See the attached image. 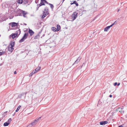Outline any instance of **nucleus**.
Wrapping results in <instances>:
<instances>
[{
	"mask_svg": "<svg viewBox=\"0 0 127 127\" xmlns=\"http://www.w3.org/2000/svg\"><path fill=\"white\" fill-rule=\"evenodd\" d=\"M76 2L75 1H74V2H73V3H72V4H73V3H75Z\"/></svg>",
	"mask_w": 127,
	"mask_h": 127,
	"instance_id": "nucleus-33",
	"label": "nucleus"
},
{
	"mask_svg": "<svg viewBox=\"0 0 127 127\" xmlns=\"http://www.w3.org/2000/svg\"><path fill=\"white\" fill-rule=\"evenodd\" d=\"M28 34V33H25L23 37L19 41V42L21 43L23 42L27 38Z\"/></svg>",
	"mask_w": 127,
	"mask_h": 127,
	"instance_id": "nucleus-4",
	"label": "nucleus"
},
{
	"mask_svg": "<svg viewBox=\"0 0 127 127\" xmlns=\"http://www.w3.org/2000/svg\"><path fill=\"white\" fill-rule=\"evenodd\" d=\"M118 127H123V126L122 125H121L119 126Z\"/></svg>",
	"mask_w": 127,
	"mask_h": 127,
	"instance_id": "nucleus-31",
	"label": "nucleus"
},
{
	"mask_svg": "<svg viewBox=\"0 0 127 127\" xmlns=\"http://www.w3.org/2000/svg\"><path fill=\"white\" fill-rule=\"evenodd\" d=\"M107 123H108V122L107 121H102L99 123L100 125H105V124H107Z\"/></svg>",
	"mask_w": 127,
	"mask_h": 127,
	"instance_id": "nucleus-11",
	"label": "nucleus"
},
{
	"mask_svg": "<svg viewBox=\"0 0 127 127\" xmlns=\"http://www.w3.org/2000/svg\"><path fill=\"white\" fill-rule=\"evenodd\" d=\"M40 36L39 35H37L35 36L34 38V39H39V38Z\"/></svg>",
	"mask_w": 127,
	"mask_h": 127,
	"instance_id": "nucleus-17",
	"label": "nucleus"
},
{
	"mask_svg": "<svg viewBox=\"0 0 127 127\" xmlns=\"http://www.w3.org/2000/svg\"><path fill=\"white\" fill-rule=\"evenodd\" d=\"M111 27V25L108 26L105 28L104 29V31L107 32L109 29Z\"/></svg>",
	"mask_w": 127,
	"mask_h": 127,
	"instance_id": "nucleus-12",
	"label": "nucleus"
},
{
	"mask_svg": "<svg viewBox=\"0 0 127 127\" xmlns=\"http://www.w3.org/2000/svg\"><path fill=\"white\" fill-rule=\"evenodd\" d=\"M117 23V21H116L114 23L112 24V27L114 25H116Z\"/></svg>",
	"mask_w": 127,
	"mask_h": 127,
	"instance_id": "nucleus-23",
	"label": "nucleus"
},
{
	"mask_svg": "<svg viewBox=\"0 0 127 127\" xmlns=\"http://www.w3.org/2000/svg\"><path fill=\"white\" fill-rule=\"evenodd\" d=\"M14 74H16L17 73L16 71H14Z\"/></svg>",
	"mask_w": 127,
	"mask_h": 127,
	"instance_id": "nucleus-32",
	"label": "nucleus"
},
{
	"mask_svg": "<svg viewBox=\"0 0 127 127\" xmlns=\"http://www.w3.org/2000/svg\"><path fill=\"white\" fill-rule=\"evenodd\" d=\"M108 123H110L111 121V119L110 118H109L107 119V121Z\"/></svg>",
	"mask_w": 127,
	"mask_h": 127,
	"instance_id": "nucleus-22",
	"label": "nucleus"
},
{
	"mask_svg": "<svg viewBox=\"0 0 127 127\" xmlns=\"http://www.w3.org/2000/svg\"><path fill=\"white\" fill-rule=\"evenodd\" d=\"M57 31H58L60 30V25H57Z\"/></svg>",
	"mask_w": 127,
	"mask_h": 127,
	"instance_id": "nucleus-20",
	"label": "nucleus"
},
{
	"mask_svg": "<svg viewBox=\"0 0 127 127\" xmlns=\"http://www.w3.org/2000/svg\"><path fill=\"white\" fill-rule=\"evenodd\" d=\"M48 14L49 13L48 12V8L46 7L45 8L43 11V15L42 16V18H43Z\"/></svg>",
	"mask_w": 127,
	"mask_h": 127,
	"instance_id": "nucleus-3",
	"label": "nucleus"
},
{
	"mask_svg": "<svg viewBox=\"0 0 127 127\" xmlns=\"http://www.w3.org/2000/svg\"><path fill=\"white\" fill-rule=\"evenodd\" d=\"M120 10V9H118V11H119Z\"/></svg>",
	"mask_w": 127,
	"mask_h": 127,
	"instance_id": "nucleus-38",
	"label": "nucleus"
},
{
	"mask_svg": "<svg viewBox=\"0 0 127 127\" xmlns=\"http://www.w3.org/2000/svg\"><path fill=\"white\" fill-rule=\"evenodd\" d=\"M7 111H6L4 113H7Z\"/></svg>",
	"mask_w": 127,
	"mask_h": 127,
	"instance_id": "nucleus-35",
	"label": "nucleus"
},
{
	"mask_svg": "<svg viewBox=\"0 0 127 127\" xmlns=\"http://www.w3.org/2000/svg\"><path fill=\"white\" fill-rule=\"evenodd\" d=\"M51 7L52 8H53L54 7L53 6L52 4L51 5Z\"/></svg>",
	"mask_w": 127,
	"mask_h": 127,
	"instance_id": "nucleus-30",
	"label": "nucleus"
},
{
	"mask_svg": "<svg viewBox=\"0 0 127 127\" xmlns=\"http://www.w3.org/2000/svg\"><path fill=\"white\" fill-rule=\"evenodd\" d=\"M41 2L39 4V6L42 5H44V3H47V2L45 0H41Z\"/></svg>",
	"mask_w": 127,
	"mask_h": 127,
	"instance_id": "nucleus-9",
	"label": "nucleus"
},
{
	"mask_svg": "<svg viewBox=\"0 0 127 127\" xmlns=\"http://www.w3.org/2000/svg\"><path fill=\"white\" fill-rule=\"evenodd\" d=\"M23 2V0H19L17 2L18 3L22 4Z\"/></svg>",
	"mask_w": 127,
	"mask_h": 127,
	"instance_id": "nucleus-19",
	"label": "nucleus"
},
{
	"mask_svg": "<svg viewBox=\"0 0 127 127\" xmlns=\"http://www.w3.org/2000/svg\"><path fill=\"white\" fill-rule=\"evenodd\" d=\"M4 53L3 52H0V56L1 55Z\"/></svg>",
	"mask_w": 127,
	"mask_h": 127,
	"instance_id": "nucleus-28",
	"label": "nucleus"
},
{
	"mask_svg": "<svg viewBox=\"0 0 127 127\" xmlns=\"http://www.w3.org/2000/svg\"><path fill=\"white\" fill-rule=\"evenodd\" d=\"M33 96V95L32 94H29L28 96V99L27 100V101L29 100H32V99Z\"/></svg>",
	"mask_w": 127,
	"mask_h": 127,
	"instance_id": "nucleus-7",
	"label": "nucleus"
},
{
	"mask_svg": "<svg viewBox=\"0 0 127 127\" xmlns=\"http://www.w3.org/2000/svg\"><path fill=\"white\" fill-rule=\"evenodd\" d=\"M120 85V83H118V84H117V85L118 86H119V85Z\"/></svg>",
	"mask_w": 127,
	"mask_h": 127,
	"instance_id": "nucleus-34",
	"label": "nucleus"
},
{
	"mask_svg": "<svg viewBox=\"0 0 127 127\" xmlns=\"http://www.w3.org/2000/svg\"><path fill=\"white\" fill-rule=\"evenodd\" d=\"M28 2V0H24V3L25 4L27 3Z\"/></svg>",
	"mask_w": 127,
	"mask_h": 127,
	"instance_id": "nucleus-24",
	"label": "nucleus"
},
{
	"mask_svg": "<svg viewBox=\"0 0 127 127\" xmlns=\"http://www.w3.org/2000/svg\"><path fill=\"white\" fill-rule=\"evenodd\" d=\"M109 96L110 97H111V95H109Z\"/></svg>",
	"mask_w": 127,
	"mask_h": 127,
	"instance_id": "nucleus-37",
	"label": "nucleus"
},
{
	"mask_svg": "<svg viewBox=\"0 0 127 127\" xmlns=\"http://www.w3.org/2000/svg\"><path fill=\"white\" fill-rule=\"evenodd\" d=\"M40 118H39L38 119H36L33 121L31 123V124L32 125V126L34 127L35 125L37 124V123L38 121L39 120Z\"/></svg>",
	"mask_w": 127,
	"mask_h": 127,
	"instance_id": "nucleus-5",
	"label": "nucleus"
},
{
	"mask_svg": "<svg viewBox=\"0 0 127 127\" xmlns=\"http://www.w3.org/2000/svg\"><path fill=\"white\" fill-rule=\"evenodd\" d=\"M21 107V106H19L17 108L16 110L15 111L16 112H18V111L20 109Z\"/></svg>",
	"mask_w": 127,
	"mask_h": 127,
	"instance_id": "nucleus-18",
	"label": "nucleus"
},
{
	"mask_svg": "<svg viewBox=\"0 0 127 127\" xmlns=\"http://www.w3.org/2000/svg\"><path fill=\"white\" fill-rule=\"evenodd\" d=\"M17 23L15 22H13L12 23V27H13L15 26H17Z\"/></svg>",
	"mask_w": 127,
	"mask_h": 127,
	"instance_id": "nucleus-15",
	"label": "nucleus"
},
{
	"mask_svg": "<svg viewBox=\"0 0 127 127\" xmlns=\"http://www.w3.org/2000/svg\"><path fill=\"white\" fill-rule=\"evenodd\" d=\"M78 14L77 13L75 12H74L72 15V18L73 19V20L75 19L76 17H77V15Z\"/></svg>",
	"mask_w": 127,
	"mask_h": 127,
	"instance_id": "nucleus-6",
	"label": "nucleus"
},
{
	"mask_svg": "<svg viewBox=\"0 0 127 127\" xmlns=\"http://www.w3.org/2000/svg\"><path fill=\"white\" fill-rule=\"evenodd\" d=\"M124 3L123 2H122V3Z\"/></svg>",
	"mask_w": 127,
	"mask_h": 127,
	"instance_id": "nucleus-39",
	"label": "nucleus"
},
{
	"mask_svg": "<svg viewBox=\"0 0 127 127\" xmlns=\"http://www.w3.org/2000/svg\"><path fill=\"white\" fill-rule=\"evenodd\" d=\"M0 121H1V120H0Z\"/></svg>",
	"mask_w": 127,
	"mask_h": 127,
	"instance_id": "nucleus-41",
	"label": "nucleus"
},
{
	"mask_svg": "<svg viewBox=\"0 0 127 127\" xmlns=\"http://www.w3.org/2000/svg\"><path fill=\"white\" fill-rule=\"evenodd\" d=\"M79 59V58H78L77 60H76L75 61V63H77V61L78 62H79L80 61V58Z\"/></svg>",
	"mask_w": 127,
	"mask_h": 127,
	"instance_id": "nucleus-26",
	"label": "nucleus"
},
{
	"mask_svg": "<svg viewBox=\"0 0 127 127\" xmlns=\"http://www.w3.org/2000/svg\"><path fill=\"white\" fill-rule=\"evenodd\" d=\"M22 13L23 14V16L24 17H25V15L27 14V13L25 12V11H23L22 12Z\"/></svg>",
	"mask_w": 127,
	"mask_h": 127,
	"instance_id": "nucleus-21",
	"label": "nucleus"
},
{
	"mask_svg": "<svg viewBox=\"0 0 127 127\" xmlns=\"http://www.w3.org/2000/svg\"><path fill=\"white\" fill-rule=\"evenodd\" d=\"M41 68L40 67H38L32 71V73H33V74H35L40 70Z\"/></svg>",
	"mask_w": 127,
	"mask_h": 127,
	"instance_id": "nucleus-8",
	"label": "nucleus"
},
{
	"mask_svg": "<svg viewBox=\"0 0 127 127\" xmlns=\"http://www.w3.org/2000/svg\"><path fill=\"white\" fill-rule=\"evenodd\" d=\"M33 74H33V73H32V72L31 73H30V74L29 75V76H32Z\"/></svg>",
	"mask_w": 127,
	"mask_h": 127,
	"instance_id": "nucleus-27",
	"label": "nucleus"
},
{
	"mask_svg": "<svg viewBox=\"0 0 127 127\" xmlns=\"http://www.w3.org/2000/svg\"><path fill=\"white\" fill-rule=\"evenodd\" d=\"M20 30H18L17 31L16 33L12 34L11 35H10V37H11L13 39H14L16 36H18L20 33Z\"/></svg>",
	"mask_w": 127,
	"mask_h": 127,
	"instance_id": "nucleus-2",
	"label": "nucleus"
},
{
	"mask_svg": "<svg viewBox=\"0 0 127 127\" xmlns=\"http://www.w3.org/2000/svg\"><path fill=\"white\" fill-rule=\"evenodd\" d=\"M25 25H26V24H25Z\"/></svg>",
	"mask_w": 127,
	"mask_h": 127,
	"instance_id": "nucleus-40",
	"label": "nucleus"
},
{
	"mask_svg": "<svg viewBox=\"0 0 127 127\" xmlns=\"http://www.w3.org/2000/svg\"><path fill=\"white\" fill-rule=\"evenodd\" d=\"M51 29L54 32L58 31L57 29L55 27H52Z\"/></svg>",
	"mask_w": 127,
	"mask_h": 127,
	"instance_id": "nucleus-16",
	"label": "nucleus"
},
{
	"mask_svg": "<svg viewBox=\"0 0 127 127\" xmlns=\"http://www.w3.org/2000/svg\"><path fill=\"white\" fill-rule=\"evenodd\" d=\"M12 121V119L11 118H10L8 119V122H10V123Z\"/></svg>",
	"mask_w": 127,
	"mask_h": 127,
	"instance_id": "nucleus-25",
	"label": "nucleus"
},
{
	"mask_svg": "<svg viewBox=\"0 0 127 127\" xmlns=\"http://www.w3.org/2000/svg\"><path fill=\"white\" fill-rule=\"evenodd\" d=\"M15 44L14 42H11L10 45L8 46V49L10 52H11L13 50L14 48L13 47L14 46Z\"/></svg>",
	"mask_w": 127,
	"mask_h": 127,
	"instance_id": "nucleus-1",
	"label": "nucleus"
},
{
	"mask_svg": "<svg viewBox=\"0 0 127 127\" xmlns=\"http://www.w3.org/2000/svg\"><path fill=\"white\" fill-rule=\"evenodd\" d=\"M29 32L31 35H32L34 34V32L32 30L30 29H29Z\"/></svg>",
	"mask_w": 127,
	"mask_h": 127,
	"instance_id": "nucleus-13",
	"label": "nucleus"
},
{
	"mask_svg": "<svg viewBox=\"0 0 127 127\" xmlns=\"http://www.w3.org/2000/svg\"><path fill=\"white\" fill-rule=\"evenodd\" d=\"M76 5L77 6H78V3H76Z\"/></svg>",
	"mask_w": 127,
	"mask_h": 127,
	"instance_id": "nucleus-36",
	"label": "nucleus"
},
{
	"mask_svg": "<svg viewBox=\"0 0 127 127\" xmlns=\"http://www.w3.org/2000/svg\"><path fill=\"white\" fill-rule=\"evenodd\" d=\"M27 93H23L19 95H18V97L19 98H21L22 96H24Z\"/></svg>",
	"mask_w": 127,
	"mask_h": 127,
	"instance_id": "nucleus-10",
	"label": "nucleus"
},
{
	"mask_svg": "<svg viewBox=\"0 0 127 127\" xmlns=\"http://www.w3.org/2000/svg\"><path fill=\"white\" fill-rule=\"evenodd\" d=\"M10 124V122H6L4 123L3 126H8Z\"/></svg>",
	"mask_w": 127,
	"mask_h": 127,
	"instance_id": "nucleus-14",
	"label": "nucleus"
},
{
	"mask_svg": "<svg viewBox=\"0 0 127 127\" xmlns=\"http://www.w3.org/2000/svg\"><path fill=\"white\" fill-rule=\"evenodd\" d=\"M117 82H115V83L114 84V86H116V85H117Z\"/></svg>",
	"mask_w": 127,
	"mask_h": 127,
	"instance_id": "nucleus-29",
	"label": "nucleus"
}]
</instances>
